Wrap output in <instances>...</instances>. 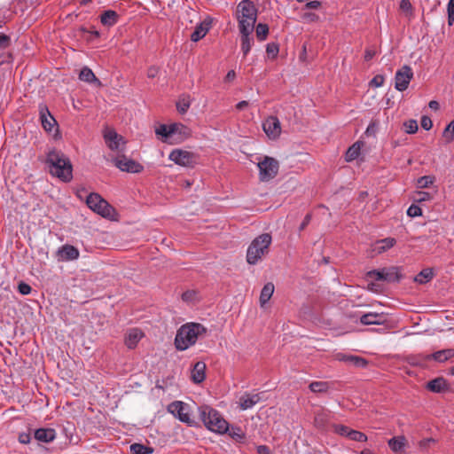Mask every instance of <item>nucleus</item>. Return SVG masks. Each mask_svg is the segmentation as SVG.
Segmentation results:
<instances>
[{
  "label": "nucleus",
  "mask_w": 454,
  "mask_h": 454,
  "mask_svg": "<svg viewBox=\"0 0 454 454\" xmlns=\"http://www.w3.org/2000/svg\"><path fill=\"white\" fill-rule=\"evenodd\" d=\"M46 163L50 173L64 182H69L73 177V167L68 157L62 152L52 150L47 154Z\"/></svg>",
  "instance_id": "f257e3e1"
},
{
  "label": "nucleus",
  "mask_w": 454,
  "mask_h": 454,
  "mask_svg": "<svg viewBox=\"0 0 454 454\" xmlns=\"http://www.w3.org/2000/svg\"><path fill=\"white\" fill-rule=\"evenodd\" d=\"M207 329L199 323H188L182 325L176 335L175 346L178 350H185L193 345L200 337L206 334Z\"/></svg>",
  "instance_id": "f03ea898"
},
{
  "label": "nucleus",
  "mask_w": 454,
  "mask_h": 454,
  "mask_svg": "<svg viewBox=\"0 0 454 454\" xmlns=\"http://www.w3.org/2000/svg\"><path fill=\"white\" fill-rule=\"evenodd\" d=\"M200 418L204 426L210 431L223 434L229 431V423L215 409L208 405H201L199 408Z\"/></svg>",
  "instance_id": "7ed1b4c3"
},
{
  "label": "nucleus",
  "mask_w": 454,
  "mask_h": 454,
  "mask_svg": "<svg viewBox=\"0 0 454 454\" xmlns=\"http://www.w3.org/2000/svg\"><path fill=\"white\" fill-rule=\"evenodd\" d=\"M272 238L270 233H262L256 237L249 245L247 251V262L254 265L265 257L270 252Z\"/></svg>",
  "instance_id": "20e7f679"
},
{
  "label": "nucleus",
  "mask_w": 454,
  "mask_h": 454,
  "mask_svg": "<svg viewBox=\"0 0 454 454\" xmlns=\"http://www.w3.org/2000/svg\"><path fill=\"white\" fill-rule=\"evenodd\" d=\"M239 30L254 31L257 20V9L250 0H242L236 10Z\"/></svg>",
  "instance_id": "39448f33"
},
{
  "label": "nucleus",
  "mask_w": 454,
  "mask_h": 454,
  "mask_svg": "<svg viewBox=\"0 0 454 454\" xmlns=\"http://www.w3.org/2000/svg\"><path fill=\"white\" fill-rule=\"evenodd\" d=\"M454 356V349L439 350L432 355H412L407 357L409 365L413 367L435 366L434 363H443Z\"/></svg>",
  "instance_id": "423d86ee"
},
{
  "label": "nucleus",
  "mask_w": 454,
  "mask_h": 454,
  "mask_svg": "<svg viewBox=\"0 0 454 454\" xmlns=\"http://www.w3.org/2000/svg\"><path fill=\"white\" fill-rule=\"evenodd\" d=\"M88 207L101 216L113 220L116 215L115 209L98 193H90L86 200Z\"/></svg>",
  "instance_id": "0eeeda50"
},
{
  "label": "nucleus",
  "mask_w": 454,
  "mask_h": 454,
  "mask_svg": "<svg viewBox=\"0 0 454 454\" xmlns=\"http://www.w3.org/2000/svg\"><path fill=\"white\" fill-rule=\"evenodd\" d=\"M257 166L262 182H268L273 179L278 175L279 168L278 161L269 156H265L262 160L258 162Z\"/></svg>",
  "instance_id": "6e6552de"
},
{
  "label": "nucleus",
  "mask_w": 454,
  "mask_h": 454,
  "mask_svg": "<svg viewBox=\"0 0 454 454\" xmlns=\"http://www.w3.org/2000/svg\"><path fill=\"white\" fill-rule=\"evenodd\" d=\"M168 411L181 422L192 427L196 422L191 418L190 405L182 401H175L168 404Z\"/></svg>",
  "instance_id": "1a4fd4ad"
},
{
  "label": "nucleus",
  "mask_w": 454,
  "mask_h": 454,
  "mask_svg": "<svg viewBox=\"0 0 454 454\" xmlns=\"http://www.w3.org/2000/svg\"><path fill=\"white\" fill-rule=\"evenodd\" d=\"M169 160L183 167H192L197 163V156L191 152L175 149L169 154Z\"/></svg>",
  "instance_id": "9d476101"
},
{
  "label": "nucleus",
  "mask_w": 454,
  "mask_h": 454,
  "mask_svg": "<svg viewBox=\"0 0 454 454\" xmlns=\"http://www.w3.org/2000/svg\"><path fill=\"white\" fill-rule=\"evenodd\" d=\"M413 78V72L410 66L404 65L395 73V88L398 91H404L407 90L411 79Z\"/></svg>",
  "instance_id": "9b49d317"
},
{
  "label": "nucleus",
  "mask_w": 454,
  "mask_h": 454,
  "mask_svg": "<svg viewBox=\"0 0 454 454\" xmlns=\"http://www.w3.org/2000/svg\"><path fill=\"white\" fill-rule=\"evenodd\" d=\"M114 165L121 171L129 173H139L143 170V166L134 160L127 158L125 155H119L114 160Z\"/></svg>",
  "instance_id": "f8f14e48"
},
{
  "label": "nucleus",
  "mask_w": 454,
  "mask_h": 454,
  "mask_svg": "<svg viewBox=\"0 0 454 454\" xmlns=\"http://www.w3.org/2000/svg\"><path fill=\"white\" fill-rule=\"evenodd\" d=\"M104 138L108 147L113 151H122L123 148L121 146L126 144L124 138L112 129L105 130Z\"/></svg>",
  "instance_id": "ddd939ff"
},
{
  "label": "nucleus",
  "mask_w": 454,
  "mask_h": 454,
  "mask_svg": "<svg viewBox=\"0 0 454 454\" xmlns=\"http://www.w3.org/2000/svg\"><path fill=\"white\" fill-rule=\"evenodd\" d=\"M335 360L342 362V366L346 367H365L370 365L364 358L357 356L345 355L339 353L335 355Z\"/></svg>",
  "instance_id": "4468645a"
},
{
  "label": "nucleus",
  "mask_w": 454,
  "mask_h": 454,
  "mask_svg": "<svg viewBox=\"0 0 454 454\" xmlns=\"http://www.w3.org/2000/svg\"><path fill=\"white\" fill-rule=\"evenodd\" d=\"M38 111L42 126L45 131L51 132L54 127L58 126L56 120L50 113L46 105L40 104Z\"/></svg>",
  "instance_id": "2eb2a0df"
},
{
  "label": "nucleus",
  "mask_w": 454,
  "mask_h": 454,
  "mask_svg": "<svg viewBox=\"0 0 454 454\" xmlns=\"http://www.w3.org/2000/svg\"><path fill=\"white\" fill-rule=\"evenodd\" d=\"M331 411L325 409H320L315 411L314 427L322 432H326L330 426Z\"/></svg>",
  "instance_id": "dca6fc26"
},
{
  "label": "nucleus",
  "mask_w": 454,
  "mask_h": 454,
  "mask_svg": "<svg viewBox=\"0 0 454 454\" xmlns=\"http://www.w3.org/2000/svg\"><path fill=\"white\" fill-rule=\"evenodd\" d=\"M262 128L267 136L273 139L278 137L281 132L280 121L276 116L268 117Z\"/></svg>",
  "instance_id": "f3484780"
},
{
  "label": "nucleus",
  "mask_w": 454,
  "mask_h": 454,
  "mask_svg": "<svg viewBox=\"0 0 454 454\" xmlns=\"http://www.w3.org/2000/svg\"><path fill=\"white\" fill-rule=\"evenodd\" d=\"M56 254L59 261L67 262L76 260L79 257L80 253L74 246L64 245L58 249Z\"/></svg>",
  "instance_id": "a211bd4d"
},
{
  "label": "nucleus",
  "mask_w": 454,
  "mask_h": 454,
  "mask_svg": "<svg viewBox=\"0 0 454 454\" xmlns=\"http://www.w3.org/2000/svg\"><path fill=\"white\" fill-rule=\"evenodd\" d=\"M144 337V333L137 329L132 328L127 332L124 338V343L129 349H133L137 347V343Z\"/></svg>",
  "instance_id": "6ab92c4d"
},
{
  "label": "nucleus",
  "mask_w": 454,
  "mask_h": 454,
  "mask_svg": "<svg viewBox=\"0 0 454 454\" xmlns=\"http://www.w3.org/2000/svg\"><path fill=\"white\" fill-rule=\"evenodd\" d=\"M179 129H185V126L175 123L168 127L165 124H161L156 129L155 133L164 137L163 141H167L172 136L176 135Z\"/></svg>",
  "instance_id": "aec40b11"
},
{
  "label": "nucleus",
  "mask_w": 454,
  "mask_h": 454,
  "mask_svg": "<svg viewBox=\"0 0 454 454\" xmlns=\"http://www.w3.org/2000/svg\"><path fill=\"white\" fill-rule=\"evenodd\" d=\"M211 23H212V20L210 19H206L202 22L198 24L196 26L194 31L191 35V40L192 42H198L200 39H202L207 35L208 30L210 29Z\"/></svg>",
  "instance_id": "412c9836"
},
{
  "label": "nucleus",
  "mask_w": 454,
  "mask_h": 454,
  "mask_svg": "<svg viewBox=\"0 0 454 454\" xmlns=\"http://www.w3.org/2000/svg\"><path fill=\"white\" fill-rule=\"evenodd\" d=\"M239 31L240 34L241 51L244 57H246L249 53L254 43V39L251 36L253 31H247L245 30V28Z\"/></svg>",
  "instance_id": "4be33fe9"
},
{
  "label": "nucleus",
  "mask_w": 454,
  "mask_h": 454,
  "mask_svg": "<svg viewBox=\"0 0 454 454\" xmlns=\"http://www.w3.org/2000/svg\"><path fill=\"white\" fill-rule=\"evenodd\" d=\"M35 438L43 442H51L56 438V431L53 428H39L35 431Z\"/></svg>",
  "instance_id": "5701e85b"
},
{
  "label": "nucleus",
  "mask_w": 454,
  "mask_h": 454,
  "mask_svg": "<svg viewBox=\"0 0 454 454\" xmlns=\"http://www.w3.org/2000/svg\"><path fill=\"white\" fill-rule=\"evenodd\" d=\"M384 281L388 283H397L403 278L400 268L391 266L388 268H383Z\"/></svg>",
  "instance_id": "b1692460"
},
{
  "label": "nucleus",
  "mask_w": 454,
  "mask_h": 454,
  "mask_svg": "<svg viewBox=\"0 0 454 454\" xmlns=\"http://www.w3.org/2000/svg\"><path fill=\"white\" fill-rule=\"evenodd\" d=\"M261 398L258 394H246L239 398L240 409L246 411L251 409L254 405L260 402Z\"/></svg>",
  "instance_id": "393cba45"
},
{
  "label": "nucleus",
  "mask_w": 454,
  "mask_h": 454,
  "mask_svg": "<svg viewBox=\"0 0 454 454\" xmlns=\"http://www.w3.org/2000/svg\"><path fill=\"white\" fill-rule=\"evenodd\" d=\"M80 80L89 82V83H95L98 87H101L102 83L96 77L92 70L87 67H84L79 74Z\"/></svg>",
  "instance_id": "a878e982"
},
{
  "label": "nucleus",
  "mask_w": 454,
  "mask_h": 454,
  "mask_svg": "<svg viewBox=\"0 0 454 454\" xmlns=\"http://www.w3.org/2000/svg\"><path fill=\"white\" fill-rule=\"evenodd\" d=\"M427 389L434 393H442L448 389V386L443 378L439 377L427 383Z\"/></svg>",
  "instance_id": "bb28decb"
},
{
  "label": "nucleus",
  "mask_w": 454,
  "mask_h": 454,
  "mask_svg": "<svg viewBox=\"0 0 454 454\" xmlns=\"http://www.w3.org/2000/svg\"><path fill=\"white\" fill-rule=\"evenodd\" d=\"M384 317L381 314L367 313L360 317V322L363 325H381L384 322Z\"/></svg>",
  "instance_id": "cd10ccee"
},
{
  "label": "nucleus",
  "mask_w": 454,
  "mask_h": 454,
  "mask_svg": "<svg viewBox=\"0 0 454 454\" xmlns=\"http://www.w3.org/2000/svg\"><path fill=\"white\" fill-rule=\"evenodd\" d=\"M274 285L271 282H269L264 285L260 294V304L262 307H263L271 298L274 293Z\"/></svg>",
  "instance_id": "c85d7f7f"
},
{
  "label": "nucleus",
  "mask_w": 454,
  "mask_h": 454,
  "mask_svg": "<svg viewBox=\"0 0 454 454\" xmlns=\"http://www.w3.org/2000/svg\"><path fill=\"white\" fill-rule=\"evenodd\" d=\"M407 444L404 436L393 437L388 441V446L394 452H401Z\"/></svg>",
  "instance_id": "c756f323"
},
{
  "label": "nucleus",
  "mask_w": 454,
  "mask_h": 454,
  "mask_svg": "<svg viewBox=\"0 0 454 454\" xmlns=\"http://www.w3.org/2000/svg\"><path fill=\"white\" fill-rule=\"evenodd\" d=\"M396 241L394 238H386L376 242L374 251L378 254H381L387 249L393 247Z\"/></svg>",
  "instance_id": "7c9ffc66"
},
{
  "label": "nucleus",
  "mask_w": 454,
  "mask_h": 454,
  "mask_svg": "<svg viewBox=\"0 0 454 454\" xmlns=\"http://www.w3.org/2000/svg\"><path fill=\"white\" fill-rule=\"evenodd\" d=\"M117 20L118 14L112 10L105 11L100 17L101 23L105 26H113L117 22Z\"/></svg>",
  "instance_id": "2f4dec72"
},
{
  "label": "nucleus",
  "mask_w": 454,
  "mask_h": 454,
  "mask_svg": "<svg viewBox=\"0 0 454 454\" xmlns=\"http://www.w3.org/2000/svg\"><path fill=\"white\" fill-rule=\"evenodd\" d=\"M434 277V271L431 268L422 270L418 275L414 277V281L419 284H426L429 282Z\"/></svg>",
  "instance_id": "473e14b6"
},
{
  "label": "nucleus",
  "mask_w": 454,
  "mask_h": 454,
  "mask_svg": "<svg viewBox=\"0 0 454 454\" xmlns=\"http://www.w3.org/2000/svg\"><path fill=\"white\" fill-rule=\"evenodd\" d=\"M191 106L189 95H182L176 102V108L180 114H185Z\"/></svg>",
  "instance_id": "72a5a7b5"
},
{
  "label": "nucleus",
  "mask_w": 454,
  "mask_h": 454,
  "mask_svg": "<svg viewBox=\"0 0 454 454\" xmlns=\"http://www.w3.org/2000/svg\"><path fill=\"white\" fill-rule=\"evenodd\" d=\"M360 143L356 142L352 145L346 153V161L349 162L356 160L360 154Z\"/></svg>",
  "instance_id": "f704fd0d"
},
{
  "label": "nucleus",
  "mask_w": 454,
  "mask_h": 454,
  "mask_svg": "<svg viewBox=\"0 0 454 454\" xmlns=\"http://www.w3.org/2000/svg\"><path fill=\"white\" fill-rule=\"evenodd\" d=\"M309 387L314 393H325L330 386L327 381H313L309 384Z\"/></svg>",
  "instance_id": "c9c22d12"
},
{
  "label": "nucleus",
  "mask_w": 454,
  "mask_h": 454,
  "mask_svg": "<svg viewBox=\"0 0 454 454\" xmlns=\"http://www.w3.org/2000/svg\"><path fill=\"white\" fill-rule=\"evenodd\" d=\"M129 449L132 454H152L153 452V448L140 443H133L130 445Z\"/></svg>",
  "instance_id": "e433bc0d"
},
{
  "label": "nucleus",
  "mask_w": 454,
  "mask_h": 454,
  "mask_svg": "<svg viewBox=\"0 0 454 454\" xmlns=\"http://www.w3.org/2000/svg\"><path fill=\"white\" fill-rule=\"evenodd\" d=\"M254 27H255L256 37L258 38V40L264 41L267 38L268 34H269L268 25L264 24V23H259Z\"/></svg>",
  "instance_id": "4c0bfd02"
},
{
  "label": "nucleus",
  "mask_w": 454,
  "mask_h": 454,
  "mask_svg": "<svg viewBox=\"0 0 454 454\" xmlns=\"http://www.w3.org/2000/svg\"><path fill=\"white\" fill-rule=\"evenodd\" d=\"M332 427L333 432L340 436H345L349 438V433H351V428L344 425L333 424Z\"/></svg>",
  "instance_id": "58836bf2"
},
{
  "label": "nucleus",
  "mask_w": 454,
  "mask_h": 454,
  "mask_svg": "<svg viewBox=\"0 0 454 454\" xmlns=\"http://www.w3.org/2000/svg\"><path fill=\"white\" fill-rule=\"evenodd\" d=\"M442 137L445 138L447 143L453 141L454 139V120L451 121L444 129Z\"/></svg>",
  "instance_id": "ea45409f"
},
{
  "label": "nucleus",
  "mask_w": 454,
  "mask_h": 454,
  "mask_svg": "<svg viewBox=\"0 0 454 454\" xmlns=\"http://www.w3.org/2000/svg\"><path fill=\"white\" fill-rule=\"evenodd\" d=\"M190 378L194 383H201L206 378L205 371H191Z\"/></svg>",
  "instance_id": "a19ab883"
},
{
  "label": "nucleus",
  "mask_w": 454,
  "mask_h": 454,
  "mask_svg": "<svg viewBox=\"0 0 454 454\" xmlns=\"http://www.w3.org/2000/svg\"><path fill=\"white\" fill-rule=\"evenodd\" d=\"M405 131L408 134H414L418 131V122L416 120H409L404 122Z\"/></svg>",
  "instance_id": "79ce46f5"
},
{
  "label": "nucleus",
  "mask_w": 454,
  "mask_h": 454,
  "mask_svg": "<svg viewBox=\"0 0 454 454\" xmlns=\"http://www.w3.org/2000/svg\"><path fill=\"white\" fill-rule=\"evenodd\" d=\"M349 439L355 442H366L368 438L365 434L352 429L349 433Z\"/></svg>",
  "instance_id": "37998d69"
},
{
  "label": "nucleus",
  "mask_w": 454,
  "mask_h": 454,
  "mask_svg": "<svg viewBox=\"0 0 454 454\" xmlns=\"http://www.w3.org/2000/svg\"><path fill=\"white\" fill-rule=\"evenodd\" d=\"M434 178L430 176H424L418 179V186L419 188H427L434 183Z\"/></svg>",
  "instance_id": "c03bdc74"
},
{
  "label": "nucleus",
  "mask_w": 454,
  "mask_h": 454,
  "mask_svg": "<svg viewBox=\"0 0 454 454\" xmlns=\"http://www.w3.org/2000/svg\"><path fill=\"white\" fill-rule=\"evenodd\" d=\"M366 277L378 281H384L383 269L368 271Z\"/></svg>",
  "instance_id": "a18cd8bd"
},
{
  "label": "nucleus",
  "mask_w": 454,
  "mask_h": 454,
  "mask_svg": "<svg viewBox=\"0 0 454 454\" xmlns=\"http://www.w3.org/2000/svg\"><path fill=\"white\" fill-rule=\"evenodd\" d=\"M230 435L237 441H242L245 438V434L240 427H231Z\"/></svg>",
  "instance_id": "49530a36"
},
{
  "label": "nucleus",
  "mask_w": 454,
  "mask_h": 454,
  "mask_svg": "<svg viewBox=\"0 0 454 454\" xmlns=\"http://www.w3.org/2000/svg\"><path fill=\"white\" fill-rule=\"evenodd\" d=\"M448 24L451 26L454 22V0H450L447 6Z\"/></svg>",
  "instance_id": "de8ad7c7"
},
{
  "label": "nucleus",
  "mask_w": 454,
  "mask_h": 454,
  "mask_svg": "<svg viewBox=\"0 0 454 454\" xmlns=\"http://www.w3.org/2000/svg\"><path fill=\"white\" fill-rule=\"evenodd\" d=\"M266 52L270 57L275 58L278 53V45L275 43H268Z\"/></svg>",
  "instance_id": "09e8293b"
},
{
  "label": "nucleus",
  "mask_w": 454,
  "mask_h": 454,
  "mask_svg": "<svg viewBox=\"0 0 454 454\" xmlns=\"http://www.w3.org/2000/svg\"><path fill=\"white\" fill-rule=\"evenodd\" d=\"M407 215L411 217L419 216L422 215V210L419 206L411 205L407 210Z\"/></svg>",
  "instance_id": "8fccbe9b"
},
{
  "label": "nucleus",
  "mask_w": 454,
  "mask_h": 454,
  "mask_svg": "<svg viewBox=\"0 0 454 454\" xmlns=\"http://www.w3.org/2000/svg\"><path fill=\"white\" fill-rule=\"evenodd\" d=\"M384 81H385V78H384V76H383V75H381V74H377V75H375V76L372 79V81L370 82V84H371L372 86H373V87L378 88V87H380V86H382V85H383Z\"/></svg>",
  "instance_id": "3c124183"
},
{
  "label": "nucleus",
  "mask_w": 454,
  "mask_h": 454,
  "mask_svg": "<svg viewBox=\"0 0 454 454\" xmlns=\"http://www.w3.org/2000/svg\"><path fill=\"white\" fill-rule=\"evenodd\" d=\"M18 290L21 294L26 295L31 293L32 288L28 284L20 282L18 286Z\"/></svg>",
  "instance_id": "603ef678"
},
{
  "label": "nucleus",
  "mask_w": 454,
  "mask_h": 454,
  "mask_svg": "<svg viewBox=\"0 0 454 454\" xmlns=\"http://www.w3.org/2000/svg\"><path fill=\"white\" fill-rule=\"evenodd\" d=\"M420 124H421V127L426 130H429L433 126L432 120L428 116H426V115L422 116Z\"/></svg>",
  "instance_id": "864d4df0"
},
{
  "label": "nucleus",
  "mask_w": 454,
  "mask_h": 454,
  "mask_svg": "<svg viewBox=\"0 0 454 454\" xmlns=\"http://www.w3.org/2000/svg\"><path fill=\"white\" fill-rule=\"evenodd\" d=\"M10 37L3 33H0V48L6 49L10 45Z\"/></svg>",
  "instance_id": "5fc2aeb1"
},
{
  "label": "nucleus",
  "mask_w": 454,
  "mask_h": 454,
  "mask_svg": "<svg viewBox=\"0 0 454 454\" xmlns=\"http://www.w3.org/2000/svg\"><path fill=\"white\" fill-rule=\"evenodd\" d=\"M400 9L405 12H411L412 9V5H411L410 0H401Z\"/></svg>",
  "instance_id": "6e6d98bb"
},
{
  "label": "nucleus",
  "mask_w": 454,
  "mask_h": 454,
  "mask_svg": "<svg viewBox=\"0 0 454 454\" xmlns=\"http://www.w3.org/2000/svg\"><path fill=\"white\" fill-rule=\"evenodd\" d=\"M303 19L308 20L309 22H317V21H318L319 17L315 13L307 12V13H304Z\"/></svg>",
  "instance_id": "4d7b16f0"
},
{
  "label": "nucleus",
  "mask_w": 454,
  "mask_h": 454,
  "mask_svg": "<svg viewBox=\"0 0 454 454\" xmlns=\"http://www.w3.org/2000/svg\"><path fill=\"white\" fill-rule=\"evenodd\" d=\"M429 199H430V194L428 192H418L415 200L418 202H421V201L428 200Z\"/></svg>",
  "instance_id": "13d9d810"
},
{
  "label": "nucleus",
  "mask_w": 454,
  "mask_h": 454,
  "mask_svg": "<svg viewBox=\"0 0 454 454\" xmlns=\"http://www.w3.org/2000/svg\"><path fill=\"white\" fill-rule=\"evenodd\" d=\"M158 74H159V67H157L155 66L150 67L147 70V76L149 78H154L157 76Z\"/></svg>",
  "instance_id": "bf43d9fd"
},
{
  "label": "nucleus",
  "mask_w": 454,
  "mask_h": 454,
  "mask_svg": "<svg viewBox=\"0 0 454 454\" xmlns=\"http://www.w3.org/2000/svg\"><path fill=\"white\" fill-rule=\"evenodd\" d=\"M194 296H195V292H193V291H186V292H184L182 294V299L184 301H191L193 300Z\"/></svg>",
  "instance_id": "052dcab7"
},
{
  "label": "nucleus",
  "mask_w": 454,
  "mask_h": 454,
  "mask_svg": "<svg viewBox=\"0 0 454 454\" xmlns=\"http://www.w3.org/2000/svg\"><path fill=\"white\" fill-rule=\"evenodd\" d=\"M376 55V51L373 49H366L364 51V60L369 61Z\"/></svg>",
  "instance_id": "680f3d73"
},
{
  "label": "nucleus",
  "mask_w": 454,
  "mask_h": 454,
  "mask_svg": "<svg viewBox=\"0 0 454 454\" xmlns=\"http://www.w3.org/2000/svg\"><path fill=\"white\" fill-rule=\"evenodd\" d=\"M321 6V3L319 1H310L306 4L305 7L307 9L316 10L318 9Z\"/></svg>",
  "instance_id": "e2e57ef3"
},
{
  "label": "nucleus",
  "mask_w": 454,
  "mask_h": 454,
  "mask_svg": "<svg viewBox=\"0 0 454 454\" xmlns=\"http://www.w3.org/2000/svg\"><path fill=\"white\" fill-rule=\"evenodd\" d=\"M310 220H311V215L307 214L299 227V230L303 231L307 227V225L309 223Z\"/></svg>",
  "instance_id": "0e129e2a"
},
{
  "label": "nucleus",
  "mask_w": 454,
  "mask_h": 454,
  "mask_svg": "<svg viewBox=\"0 0 454 454\" xmlns=\"http://www.w3.org/2000/svg\"><path fill=\"white\" fill-rule=\"evenodd\" d=\"M258 454H272L270 448L266 445H259L257 447Z\"/></svg>",
  "instance_id": "69168bd1"
},
{
  "label": "nucleus",
  "mask_w": 454,
  "mask_h": 454,
  "mask_svg": "<svg viewBox=\"0 0 454 454\" xmlns=\"http://www.w3.org/2000/svg\"><path fill=\"white\" fill-rule=\"evenodd\" d=\"M235 77H236L235 71L234 70H230L227 73V74H226V76L224 78V81L230 82L233 81L235 79Z\"/></svg>",
  "instance_id": "338daca9"
},
{
  "label": "nucleus",
  "mask_w": 454,
  "mask_h": 454,
  "mask_svg": "<svg viewBox=\"0 0 454 454\" xmlns=\"http://www.w3.org/2000/svg\"><path fill=\"white\" fill-rule=\"evenodd\" d=\"M19 441H20V442L24 443V444L28 443L30 442V435L27 434H21L19 436Z\"/></svg>",
  "instance_id": "774afa93"
}]
</instances>
